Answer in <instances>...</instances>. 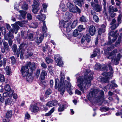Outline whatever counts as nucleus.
Listing matches in <instances>:
<instances>
[{
    "mask_svg": "<svg viewBox=\"0 0 122 122\" xmlns=\"http://www.w3.org/2000/svg\"><path fill=\"white\" fill-rule=\"evenodd\" d=\"M27 18L28 19L31 20L32 18V16L30 14L28 13L27 15Z\"/></svg>",
    "mask_w": 122,
    "mask_h": 122,
    "instance_id": "nucleus-61",
    "label": "nucleus"
},
{
    "mask_svg": "<svg viewBox=\"0 0 122 122\" xmlns=\"http://www.w3.org/2000/svg\"><path fill=\"white\" fill-rule=\"evenodd\" d=\"M85 38L87 42H89L91 40V37L89 34H87L85 36Z\"/></svg>",
    "mask_w": 122,
    "mask_h": 122,
    "instance_id": "nucleus-36",
    "label": "nucleus"
},
{
    "mask_svg": "<svg viewBox=\"0 0 122 122\" xmlns=\"http://www.w3.org/2000/svg\"><path fill=\"white\" fill-rule=\"evenodd\" d=\"M3 44L5 48L7 50H8L9 47L7 43V42L3 41Z\"/></svg>",
    "mask_w": 122,
    "mask_h": 122,
    "instance_id": "nucleus-43",
    "label": "nucleus"
},
{
    "mask_svg": "<svg viewBox=\"0 0 122 122\" xmlns=\"http://www.w3.org/2000/svg\"><path fill=\"white\" fill-rule=\"evenodd\" d=\"M3 95L4 97H6L9 96V95L8 93L7 92H5L3 93Z\"/></svg>",
    "mask_w": 122,
    "mask_h": 122,
    "instance_id": "nucleus-64",
    "label": "nucleus"
},
{
    "mask_svg": "<svg viewBox=\"0 0 122 122\" xmlns=\"http://www.w3.org/2000/svg\"><path fill=\"white\" fill-rule=\"evenodd\" d=\"M65 106L63 105H60L59 107L58 108V110L59 112H62L63 111L64 109Z\"/></svg>",
    "mask_w": 122,
    "mask_h": 122,
    "instance_id": "nucleus-37",
    "label": "nucleus"
},
{
    "mask_svg": "<svg viewBox=\"0 0 122 122\" xmlns=\"http://www.w3.org/2000/svg\"><path fill=\"white\" fill-rule=\"evenodd\" d=\"M30 115L28 112H27L25 114V119L29 120L30 119Z\"/></svg>",
    "mask_w": 122,
    "mask_h": 122,
    "instance_id": "nucleus-44",
    "label": "nucleus"
},
{
    "mask_svg": "<svg viewBox=\"0 0 122 122\" xmlns=\"http://www.w3.org/2000/svg\"><path fill=\"white\" fill-rule=\"evenodd\" d=\"M117 30H116L115 32L112 31L110 33V35L111 37L112 38V40L110 36L108 37L109 41L107 43V45H110L115 41L117 36L119 35L118 34H117Z\"/></svg>",
    "mask_w": 122,
    "mask_h": 122,
    "instance_id": "nucleus-10",
    "label": "nucleus"
},
{
    "mask_svg": "<svg viewBox=\"0 0 122 122\" xmlns=\"http://www.w3.org/2000/svg\"><path fill=\"white\" fill-rule=\"evenodd\" d=\"M19 25L21 26H22L21 23L19 21L16 22L15 24H12L11 26L12 27V29L11 28V26L7 24H6V27L9 31V33L8 34V36L10 37L11 38H13V36L11 33H13L15 32V34H16L19 28Z\"/></svg>",
    "mask_w": 122,
    "mask_h": 122,
    "instance_id": "nucleus-5",
    "label": "nucleus"
},
{
    "mask_svg": "<svg viewBox=\"0 0 122 122\" xmlns=\"http://www.w3.org/2000/svg\"><path fill=\"white\" fill-rule=\"evenodd\" d=\"M93 73L90 70H88L82 74V76L79 73L75 76L77 80V85L83 93H85L84 89H87L91 85V81L93 78Z\"/></svg>",
    "mask_w": 122,
    "mask_h": 122,
    "instance_id": "nucleus-1",
    "label": "nucleus"
},
{
    "mask_svg": "<svg viewBox=\"0 0 122 122\" xmlns=\"http://www.w3.org/2000/svg\"><path fill=\"white\" fill-rule=\"evenodd\" d=\"M38 26L37 24V23H32L31 24L29 25L30 28H36Z\"/></svg>",
    "mask_w": 122,
    "mask_h": 122,
    "instance_id": "nucleus-34",
    "label": "nucleus"
},
{
    "mask_svg": "<svg viewBox=\"0 0 122 122\" xmlns=\"http://www.w3.org/2000/svg\"><path fill=\"white\" fill-rule=\"evenodd\" d=\"M58 104L57 101L56 100H53L49 102L46 104V105L49 107H52Z\"/></svg>",
    "mask_w": 122,
    "mask_h": 122,
    "instance_id": "nucleus-19",
    "label": "nucleus"
},
{
    "mask_svg": "<svg viewBox=\"0 0 122 122\" xmlns=\"http://www.w3.org/2000/svg\"><path fill=\"white\" fill-rule=\"evenodd\" d=\"M84 29V28H83V26L82 25H79L78 28V30L80 32L81 31Z\"/></svg>",
    "mask_w": 122,
    "mask_h": 122,
    "instance_id": "nucleus-51",
    "label": "nucleus"
},
{
    "mask_svg": "<svg viewBox=\"0 0 122 122\" xmlns=\"http://www.w3.org/2000/svg\"><path fill=\"white\" fill-rule=\"evenodd\" d=\"M35 69L34 63H31L30 62H27L24 65L21 67L20 72L23 77L25 78L27 81L30 82L33 78L30 74Z\"/></svg>",
    "mask_w": 122,
    "mask_h": 122,
    "instance_id": "nucleus-3",
    "label": "nucleus"
},
{
    "mask_svg": "<svg viewBox=\"0 0 122 122\" xmlns=\"http://www.w3.org/2000/svg\"><path fill=\"white\" fill-rule=\"evenodd\" d=\"M22 7L23 9L26 10L28 8V5L26 4H25L22 5Z\"/></svg>",
    "mask_w": 122,
    "mask_h": 122,
    "instance_id": "nucleus-50",
    "label": "nucleus"
},
{
    "mask_svg": "<svg viewBox=\"0 0 122 122\" xmlns=\"http://www.w3.org/2000/svg\"><path fill=\"white\" fill-rule=\"evenodd\" d=\"M48 70L49 71L51 75L53 74V71L52 69L51 66H48Z\"/></svg>",
    "mask_w": 122,
    "mask_h": 122,
    "instance_id": "nucleus-46",
    "label": "nucleus"
},
{
    "mask_svg": "<svg viewBox=\"0 0 122 122\" xmlns=\"http://www.w3.org/2000/svg\"><path fill=\"white\" fill-rule=\"evenodd\" d=\"M13 99L10 97L6 99L5 101V105H10L13 102Z\"/></svg>",
    "mask_w": 122,
    "mask_h": 122,
    "instance_id": "nucleus-23",
    "label": "nucleus"
},
{
    "mask_svg": "<svg viewBox=\"0 0 122 122\" xmlns=\"http://www.w3.org/2000/svg\"><path fill=\"white\" fill-rule=\"evenodd\" d=\"M99 92V90L98 88H95L93 91H91L89 93V94L87 96V98L91 101H92L96 103H98L101 101V97H95Z\"/></svg>",
    "mask_w": 122,
    "mask_h": 122,
    "instance_id": "nucleus-6",
    "label": "nucleus"
},
{
    "mask_svg": "<svg viewBox=\"0 0 122 122\" xmlns=\"http://www.w3.org/2000/svg\"><path fill=\"white\" fill-rule=\"evenodd\" d=\"M81 0H75L74 3L76 5H77L79 6H81V3L83 2L82 1H81Z\"/></svg>",
    "mask_w": 122,
    "mask_h": 122,
    "instance_id": "nucleus-41",
    "label": "nucleus"
},
{
    "mask_svg": "<svg viewBox=\"0 0 122 122\" xmlns=\"http://www.w3.org/2000/svg\"><path fill=\"white\" fill-rule=\"evenodd\" d=\"M40 70L38 69L36 71V72L35 75L37 77H38V76H39L40 73Z\"/></svg>",
    "mask_w": 122,
    "mask_h": 122,
    "instance_id": "nucleus-56",
    "label": "nucleus"
},
{
    "mask_svg": "<svg viewBox=\"0 0 122 122\" xmlns=\"http://www.w3.org/2000/svg\"><path fill=\"white\" fill-rule=\"evenodd\" d=\"M0 80L2 82H4L5 81V78L4 75H2L0 76Z\"/></svg>",
    "mask_w": 122,
    "mask_h": 122,
    "instance_id": "nucleus-55",
    "label": "nucleus"
},
{
    "mask_svg": "<svg viewBox=\"0 0 122 122\" xmlns=\"http://www.w3.org/2000/svg\"><path fill=\"white\" fill-rule=\"evenodd\" d=\"M54 107H53L48 112L45 114L44 115V116L46 117H48L50 116L51 114L54 112Z\"/></svg>",
    "mask_w": 122,
    "mask_h": 122,
    "instance_id": "nucleus-28",
    "label": "nucleus"
},
{
    "mask_svg": "<svg viewBox=\"0 0 122 122\" xmlns=\"http://www.w3.org/2000/svg\"><path fill=\"white\" fill-rule=\"evenodd\" d=\"M101 67L100 64L99 63H97L94 66V68L96 70L100 69Z\"/></svg>",
    "mask_w": 122,
    "mask_h": 122,
    "instance_id": "nucleus-35",
    "label": "nucleus"
},
{
    "mask_svg": "<svg viewBox=\"0 0 122 122\" xmlns=\"http://www.w3.org/2000/svg\"><path fill=\"white\" fill-rule=\"evenodd\" d=\"M42 29L43 34H40L37 35V36L35 40V42L38 44L42 42L44 36H47V34H46V32L47 31V29L45 21L43 22V25L42 27Z\"/></svg>",
    "mask_w": 122,
    "mask_h": 122,
    "instance_id": "nucleus-8",
    "label": "nucleus"
},
{
    "mask_svg": "<svg viewBox=\"0 0 122 122\" xmlns=\"http://www.w3.org/2000/svg\"><path fill=\"white\" fill-rule=\"evenodd\" d=\"M4 88L5 90L6 91L9 92L11 89L10 86L9 85L6 84L4 86Z\"/></svg>",
    "mask_w": 122,
    "mask_h": 122,
    "instance_id": "nucleus-31",
    "label": "nucleus"
},
{
    "mask_svg": "<svg viewBox=\"0 0 122 122\" xmlns=\"http://www.w3.org/2000/svg\"><path fill=\"white\" fill-rule=\"evenodd\" d=\"M109 12H114V8L112 6H109Z\"/></svg>",
    "mask_w": 122,
    "mask_h": 122,
    "instance_id": "nucleus-58",
    "label": "nucleus"
},
{
    "mask_svg": "<svg viewBox=\"0 0 122 122\" xmlns=\"http://www.w3.org/2000/svg\"><path fill=\"white\" fill-rule=\"evenodd\" d=\"M67 6L69 9V11L72 12L76 13L78 12L79 14L81 13V10L77 7H75L72 4L68 2L67 4Z\"/></svg>",
    "mask_w": 122,
    "mask_h": 122,
    "instance_id": "nucleus-11",
    "label": "nucleus"
},
{
    "mask_svg": "<svg viewBox=\"0 0 122 122\" xmlns=\"http://www.w3.org/2000/svg\"><path fill=\"white\" fill-rule=\"evenodd\" d=\"M101 27L102 28L99 29L98 31V35H101L102 33L104 32L105 31L106 26L103 24L102 25Z\"/></svg>",
    "mask_w": 122,
    "mask_h": 122,
    "instance_id": "nucleus-21",
    "label": "nucleus"
},
{
    "mask_svg": "<svg viewBox=\"0 0 122 122\" xmlns=\"http://www.w3.org/2000/svg\"><path fill=\"white\" fill-rule=\"evenodd\" d=\"M60 82H59V79L57 78L55 80V87L56 89L58 88V90L61 91V94L63 95L65 91V89H67L68 93L70 95H72L73 93L71 90V85L70 82L66 80L64 81L65 77L64 74L61 72H60Z\"/></svg>",
    "mask_w": 122,
    "mask_h": 122,
    "instance_id": "nucleus-2",
    "label": "nucleus"
},
{
    "mask_svg": "<svg viewBox=\"0 0 122 122\" xmlns=\"http://www.w3.org/2000/svg\"><path fill=\"white\" fill-rule=\"evenodd\" d=\"M47 73L46 71L43 70L41 74V80H43L45 78V76L47 75Z\"/></svg>",
    "mask_w": 122,
    "mask_h": 122,
    "instance_id": "nucleus-26",
    "label": "nucleus"
},
{
    "mask_svg": "<svg viewBox=\"0 0 122 122\" xmlns=\"http://www.w3.org/2000/svg\"><path fill=\"white\" fill-rule=\"evenodd\" d=\"M30 109L31 112H37L39 110L38 107L35 105H31Z\"/></svg>",
    "mask_w": 122,
    "mask_h": 122,
    "instance_id": "nucleus-18",
    "label": "nucleus"
},
{
    "mask_svg": "<svg viewBox=\"0 0 122 122\" xmlns=\"http://www.w3.org/2000/svg\"><path fill=\"white\" fill-rule=\"evenodd\" d=\"M24 46V44H22L20 45L19 46L20 49H18L17 50L16 55L17 57H19L20 53V57L21 59L23 58V54L24 53V51L23 50H21V49Z\"/></svg>",
    "mask_w": 122,
    "mask_h": 122,
    "instance_id": "nucleus-14",
    "label": "nucleus"
},
{
    "mask_svg": "<svg viewBox=\"0 0 122 122\" xmlns=\"http://www.w3.org/2000/svg\"><path fill=\"white\" fill-rule=\"evenodd\" d=\"M119 25V24H114L111 27V29L112 30H114Z\"/></svg>",
    "mask_w": 122,
    "mask_h": 122,
    "instance_id": "nucleus-53",
    "label": "nucleus"
},
{
    "mask_svg": "<svg viewBox=\"0 0 122 122\" xmlns=\"http://www.w3.org/2000/svg\"><path fill=\"white\" fill-rule=\"evenodd\" d=\"M28 38L31 41H33L34 40L33 37V34L32 33H30L28 35Z\"/></svg>",
    "mask_w": 122,
    "mask_h": 122,
    "instance_id": "nucleus-40",
    "label": "nucleus"
},
{
    "mask_svg": "<svg viewBox=\"0 0 122 122\" xmlns=\"http://www.w3.org/2000/svg\"><path fill=\"white\" fill-rule=\"evenodd\" d=\"M55 59L57 65L60 66L63 65V62L61 60V57H60L59 55H55Z\"/></svg>",
    "mask_w": 122,
    "mask_h": 122,
    "instance_id": "nucleus-15",
    "label": "nucleus"
},
{
    "mask_svg": "<svg viewBox=\"0 0 122 122\" xmlns=\"http://www.w3.org/2000/svg\"><path fill=\"white\" fill-rule=\"evenodd\" d=\"M111 84H109L106 86V87L109 89H112L114 87H117V85L115 83V81L113 80L111 81Z\"/></svg>",
    "mask_w": 122,
    "mask_h": 122,
    "instance_id": "nucleus-17",
    "label": "nucleus"
},
{
    "mask_svg": "<svg viewBox=\"0 0 122 122\" xmlns=\"http://www.w3.org/2000/svg\"><path fill=\"white\" fill-rule=\"evenodd\" d=\"M5 70L7 75H10L11 74V69L8 66L6 67Z\"/></svg>",
    "mask_w": 122,
    "mask_h": 122,
    "instance_id": "nucleus-27",
    "label": "nucleus"
},
{
    "mask_svg": "<svg viewBox=\"0 0 122 122\" xmlns=\"http://www.w3.org/2000/svg\"><path fill=\"white\" fill-rule=\"evenodd\" d=\"M80 20L81 22H86L87 21V19L84 16H82L80 18Z\"/></svg>",
    "mask_w": 122,
    "mask_h": 122,
    "instance_id": "nucleus-33",
    "label": "nucleus"
},
{
    "mask_svg": "<svg viewBox=\"0 0 122 122\" xmlns=\"http://www.w3.org/2000/svg\"><path fill=\"white\" fill-rule=\"evenodd\" d=\"M32 12L34 14H36L40 9L39 7L32 6Z\"/></svg>",
    "mask_w": 122,
    "mask_h": 122,
    "instance_id": "nucleus-29",
    "label": "nucleus"
},
{
    "mask_svg": "<svg viewBox=\"0 0 122 122\" xmlns=\"http://www.w3.org/2000/svg\"><path fill=\"white\" fill-rule=\"evenodd\" d=\"M96 31V29L94 26L93 25H91L90 27L89 32L91 36H94L95 33Z\"/></svg>",
    "mask_w": 122,
    "mask_h": 122,
    "instance_id": "nucleus-16",
    "label": "nucleus"
},
{
    "mask_svg": "<svg viewBox=\"0 0 122 122\" xmlns=\"http://www.w3.org/2000/svg\"><path fill=\"white\" fill-rule=\"evenodd\" d=\"M36 18L39 20L43 22L45 20L46 16L44 14H41L37 15Z\"/></svg>",
    "mask_w": 122,
    "mask_h": 122,
    "instance_id": "nucleus-20",
    "label": "nucleus"
},
{
    "mask_svg": "<svg viewBox=\"0 0 122 122\" xmlns=\"http://www.w3.org/2000/svg\"><path fill=\"white\" fill-rule=\"evenodd\" d=\"M122 17V15L121 14L119 15L118 17L117 18V21L118 24H120L121 22V18Z\"/></svg>",
    "mask_w": 122,
    "mask_h": 122,
    "instance_id": "nucleus-45",
    "label": "nucleus"
},
{
    "mask_svg": "<svg viewBox=\"0 0 122 122\" xmlns=\"http://www.w3.org/2000/svg\"><path fill=\"white\" fill-rule=\"evenodd\" d=\"M40 4L38 0H34L32 6L39 7Z\"/></svg>",
    "mask_w": 122,
    "mask_h": 122,
    "instance_id": "nucleus-30",
    "label": "nucleus"
},
{
    "mask_svg": "<svg viewBox=\"0 0 122 122\" xmlns=\"http://www.w3.org/2000/svg\"><path fill=\"white\" fill-rule=\"evenodd\" d=\"M20 14V19H24L25 18L26 13L25 11H24L20 10L19 11Z\"/></svg>",
    "mask_w": 122,
    "mask_h": 122,
    "instance_id": "nucleus-24",
    "label": "nucleus"
},
{
    "mask_svg": "<svg viewBox=\"0 0 122 122\" xmlns=\"http://www.w3.org/2000/svg\"><path fill=\"white\" fill-rule=\"evenodd\" d=\"M2 35H4V36L5 39L6 40H8L9 37H10L8 36V34H7L8 37L6 36L5 34L6 33V29L4 27H2Z\"/></svg>",
    "mask_w": 122,
    "mask_h": 122,
    "instance_id": "nucleus-25",
    "label": "nucleus"
},
{
    "mask_svg": "<svg viewBox=\"0 0 122 122\" xmlns=\"http://www.w3.org/2000/svg\"><path fill=\"white\" fill-rule=\"evenodd\" d=\"M109 108L107 107H101L100 108V110L102 112H106L109 110Z\"/></svg>",
    "mask_w": 122,
    "mask_h": 122,
    "instance_id": "nucleus-39",
    "label": "nucleus"
},
{
    "mask_svg": "<svg viewBox=\"0 0 122 122\" xmlns=\"http://www.w3.org/2000/svg\"><path fill=\"white\" fill-rule=\"evenodd\" d=\"M12 114V111H8L5 115L6 117L8 118H10L11 117Z\"/></svg>",
    "mask_w": 122,
    "mask_h": 122,
    "instance_id": "nucleus-32",
    "label": "nucleus"
},
{
    "mask_svg": "<svg viewBox=\"0 0 122 122\" xmlns=\"http://www.w3.org/2000/svg\"><path fill=\"white\" fill-rule=\"evenodd\" d=\"M111 64L109 63L108 65L109 67V69L110 70V72L108 73L105 72L102 73V75L105 77H100V78L101 79V81L102 82H107L109 81V80L112 78V77L113 76V69L111 66Z\"/></svg>",
    "mask_w": 122,
    "mask_h": 122,
    "instance_id": "nucleus-7",
    "label": "nucleus"
},
{
    "mask_svg": "<svg viewBox=\"0 0 122 122\" xmlns=\"http://www.w3.org/2000/svg\"><path fill=\"white\" fill-rule=\"evenodd\" d=\"M86 40V38L84 36H83L82 38L81 39V42L82 43H83Z\"/></svg>",
    "mask_w": 122,
    "mask_h": 122,
    "instance_id": "nucleus-63",
    "label": "nucleus"
},
{
    "mask_svg": "<svg viewBox=\"0 0 122 122\" xmlns=\"http://www.w3.org/2000/svg\"><path fill=\"white\" fill-rule=\"evenodd\" d=\"M45 60L46 62L48 63L49 64L52 62V60L48 57H46L45 58Z\"/></svg>",
    "mask_w": 122,
    "mask_h": 122,
    "instance_id": "nucleus-48",
    "label": "nucleus"
},
{
    "mask_svg": "<svg viewBox=\"0 0 122 122\" xmlns=\"http://www.w3.org/2000/svg\"><path fill=\"white\" fill-rule=\"evenodd\" d=\"M41 66L45 69H46L47 67L46 64L44 62H42L41 64Z\"/></svg>",
    "mask_w": 122,
    "mask_h": 122,
    "instance_id": "nucleus-57",
    "label": "nucleus"
},
{
    "mask_svg": "<svg viewBox=\"0 0 122 122\" xmlns=\"http://www.w3.org/2000/svg\"><path fill=\"white\" fill-rule=\"evenodd\" d=\"M59 27H62V31L64 33H69L71 30V23L68 21H65L64 20L61 21L59 23Z\"/></svg>",
    "mask_w": 122,
    "mask_h": 122,
    "instance_id": "nucleus-9",
    "label": "nucleus"
},
{
    "mask_svg": "<svg viewBox=\"0 0 122 122\" xmlns=\"http://www.w3.org/2000/svg\"><path fill=\"white\" fill-rule=\"evenodd\" d=\"M79 34L78 31L77 30H75L73 33V35L75 37H76Z\"/></svg>",
    "mask_w": 122,
    "mask_h": 122,
    "instance_id": "nucleus-47",
    "label": "nucleus"
},
{
    "mask_svg": "<svg viewBox=\"0 0 122 122\" xmlns=\"http://www.w3.org/2000/svg\"><path fill=\"white\" fill-rule=\"evenodd\" d=\"M17 47L16 45V44H14L13 46V50L14 53L16 52Z\"/></svg>",
    "mask_w": 122,
    "mask_h": 122,
    "instance_id": "nucleus-59",
    "label": "nucleus"
},
{
    "mask_svg": "<svg viewBox=\"0 0 122 122\" xmlns=\"http://www.w3.org/2000/svg\"><path fill=\"white\" fill-rule=\"evenodd\" d=\"M97 0H94L91 4L92 6L94 8L96 11L97 12H99L101 10L102 7L101 5L97 4Z\"/></svg>",
    "mask_w": 122,
    "mask_h": 122,
    "instance_id": "nucleus-13",
    "label": "nucleus"
},
{
    "mask_svg": "<svg viewBox=\"0 0 122 122\" xmlns=\"http://www.w3.org/2000/svg\"><path fill=\"white\" fill-rule=\"evenodd\" d=\"M77 23V20H74L72 23V25H71V28H74L75 27Z\"/></svg>",
    "mask_w": 122,
    "mask_h": 122,
    "instance_id": "nucleus-38",
    "label": "nucleus"
},
{
    "mask_svg": "<svg viewBox=\"0 0 122 122\" xmlns=\"http://www.w3.org/2000/svg\"><path fill=\"white\" fill-rule=\"evenodd\" d=\"M118 53L117 49H115L110 52H105V55L108 59H112V63L116 65L118 64V61L121 57L120 53L118 54L117 56L116 55Z\"/></svg>",
    "mask_w": 122,
    "mask_h": 122,
    "instance_id": "nucleus-4",
    "label": "nucleus"
},
{
    "mask_svg": "<svg viewBox=\"0 0 122 122\" xmlns=\"http://www.w3.org/2000/svg\"><path fill=\"white\" fill-rule=\"evenodd\" d=\"M110 15V16L112 18L114 17L115 16L116 13H114V12H109Z\"/></svg>",
    "mask_w": 122,
    "mask_h": 122,
    "instance_id": "nucleus-60",
    "label": "nucleus"
},
{
    "mask_svg": "<svg viewBox=\"0 0 122 122\" xmlns=\"http://www.w3.org/2000/svg\"><path fill=\"white\" fill-rule=\"evenodd\" d=\"M75 92L76 94L79 95H81V92L80 91L77 89L76 90Z\"/></svg>",
    "mask_w": 122,
    "mask_h": 122,
    "instance_id": "nucleus-62",
    "label": "nucleus"
},
{
    "mask_svg": "<svg viewBox=\"0 0 122 122\" xmlns=\"http://www.w3.org/2000/svg\"><path fill=\"white\" fill-rule=\"evenodd\" d=\"M93 18L95 22H97L99 21V18L97 15H94Z\"/></svg>",
    "mask_w": 122,
    "mask_h": 122,
    "instance_id": "nucleus-49",
    "label": "nucleus"
},
{
    "mask_svg": "<svg viewBox=\"0 0 122 122\" xmlns=\"http://www.w3.org/2000/svg\"><path fill=\"white\" fill-rule=\"evenodd\" d=\"M65 15L66 17L69 19L71 18L72 16V14L69 12H66Z\"/></svg>",
    "mask_w": 122,
    "mask_h": 122,
    "instance_id": "nucleus-42",
    "label": "nucleus"
},
{
    "mask_svg": "<svg viewBox=\"0 0 122 122\" xmlns=\"http://www.w3.org/2000/svg\"><path fill=\"white\" fill-rule=\"evenodd\" d=\"M10 58L11 60V61L13 64H14L15 62V60L14 57L13 56H12L10 57Z\"/></svg>",
    "mask_w": 122,
    "mask_h": 122,
    "instance_id": "nucleus-54",
    "label": "nucleus"
},
{
    "mask_svg": "<svg viewBox=\"0 0 122 122\" xmlns=\"http://www.w3.org/2000/svg\"><path fill=\"white\" fill-rule=\"evenodd\" d=\"M51 90L50 89L47 90L45 94L46 95H48L50 94L51 93Z\"/></svg>",
    "mask_w": 122,
    "mask_h": 122,
    "instance_id": "nucleus-52",
    "label": "nucleus"
},
{
    "mask_svg": "<svg viewBox=\"0 0 122 122\" xmlns=\"http://www.w3.org/2000/svg\"><path fill=\"white\" fill-rule=\"evenodd\" d=\"M100 52V50L99 48H97L95 49L93 52V54L91 55L90 57L92 58L96 56L97 54Z\"/></svg>",
    "mask_w": 122,
    "mask_h": 122,
    "instance_id": "nucleus-22",
    "label": "nucleus"
},
{
    "mask_svg": "<svg viewBox=\"0 0 122 122\" xmlns=\"http://www.w3.org/2000/svg\"><path fill=\"white\" fill-rule=\"evenodd\" d=\"M67 6L69 9V11L72 12L76 13L78 12L79 14L81 13V10L77 7H75L72 4L68 2L67 4Z\"/></svg>",
    "mask_w": 122,
    "mask_h": 122,
    "instance_id": "nucleus-12",
    "label": "nucleus"
}]
</instances>
